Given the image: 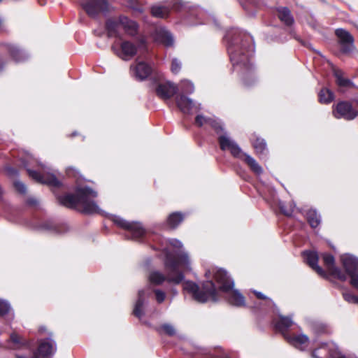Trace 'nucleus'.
<instances>
[{
  "mask_svg": "<svg viewBox=\"0 0 358 358\" xmlns=\"http://www.w3.org/2000/svg\"><path fill=\"white\" fill-rule=\"evenodd\" d=\"M224 40L234 71L241 75L245 85L250 86L255 81L252 63L255 52L252 37L238 29H231L227 32Z\"/></svg>",
  "mask_w": 358,
  "mask_h": 358,
  "instance_id": "obj_1",
  "label": "nucleus"
},
{
  "mask_svg": "<svg viewBox=\"0 0 358 358\" xmlns=\"http://www.w3.org/2000/svg\"><path fill=\"white\" fill-rule=\"evenodd\" d=\"M169 245L176 250L175 254L171 252L167 248H162L164 255V267L166 275L159 271L154 270L149 273L148 280L150 286H159L165 281L175 285L180 284L185 278L181 268L185 270L191 269V262L187 252L180 250L182 243L178 239H169L166 241Z\"/></svg>",
  "mask_w": 358,
  "mask_h": 358,
  "instance_id": "obj_2",
  "label": "nucleus"
},
{
  "mask_svg": "<svg viewBox=\"0 0 358 358\" xmlns=\"http://www.w3.org/2000/svg\"><path fill=\"white\" fill-rule=\"evenodd\" d=\"M97 193L88 187H78L76 194H67L58 196L57 199L62 205L81 210L85 214L101 213V209L93 201Z\"/></svg>",
  "mask_w": 358,
  "mask_h": 358,
  "instance_id": "obj_3",
  "label": "nucleus"
},
{
  "mask_svg": "<svg viewBox=\"0 0 358 358\" xmlns=\"http://www.w3.org/2000/svg\"><path fill=\"white\" fill-rule=\"evenodd\" d=\"M207 276L212 275L215 280L217 289L226 294L228 302L236 307L245 306V297L237 289H234V280L230 278L227 272L221 268H213L206 273Z\"/></svg>",
  "mask_w": 358,
  "mask_h": 358,
  "instance_id": "obj_4",
  "label": "nucleus"
},
{
  "mask_svg": "<svg viewBox=\"0 0 358 358\" xmlns=\"http://www.w3.org/2000/svg\"><path fill=\"white\" fill-rule=\"evenodd\" d=\"M183 289L199 303H205L210 299L213 301L217 299V288L212 280L205 282L203 284L202 289L195 282L187 280L183 283Z\"/></svg>",
  "mask_w": 358,
  "mask_h": 358,
  "instance_id": "obj_5",
  "label": "nucleus"
},
{
  "mask_svg": "<svg viewBox=\"0 0 358 358\" xmlns=\"http://www.w3.org/2000/svg\"><path fill=\"white\" fill-rule=\"evenodd\" d=\"M178 87V90L180 93L176 96V103L181 112L185 114H189L193 108L200 109L196 107L194 101L186 96L185 94H192L194 91V86L193 83L189 80H185L180 82Z\"/></svg>",
  "mask_w": 358,
  "mask_h": 358,
  "instance_id": "obj_6",
  "label": "nucleus"
},
{
  "mask_svg": "<svg viewBox=\"0 0 358 358\" xmlns=\"http://www.w3.org/2000/svg\"><path fill=\"white\" fill-rule=\"evenodd\" d=\"M111 220L117 226L127 231V236L129 238L139 241L145 234L144 228L139 222H128L117 215H111Z\"/></svg>",
  "mask_w": 358,
  "mask_h": 358,
  "instance_id": "obj_7",
  "label": "nucleus"
},
{
  "mask_svg": "<svg viewBox=\"0 0 358 358\" xmlns=\"http://www.w3.org/2000/svg\"><path fill=\"white\" fill-rule=\"evenodd\" d=\"M332 114L336 119L352 120L358 115V111L347 101H341L332 106Z\"/></svg>",
  "mask_w": 358,
  "mask_h": 358,
  "instance_id": "obj_8",
  "label": "nucleus"
},
{
  "mask_svg": "<svg viewBox=\"0 0 358 358\" xmlns=\"http://www.w3.org/2000/svg\"><path fill=\"white\" fill-rule=\"evenodd\" d=\"M80 6L91 17L95 18L101 13L109 11V5L106 0H80Z\"/></svg>",
  "mask_w": 358,
  "mask_h": 358,
  "instance_id": "obj_9",
  "label": "nucleus"
},
{
  "mask_svg": "<svg viewBox=\"0 0 358 358\" xmlns=\"http://www.w3.org/2000/svg\"><path fill=\"white\" fill-rule=\"evenodd\" d=\"M312 357L314 358H354L343 355L337 345L333 343H322L318 348L313 350Z\"/></svg>",
  "mask_w": 358,
  "mask_h": 358,
  "instance_id": "obj_10",
  "label": "nucleus"
},
{
  "mask_svg": "<svg viewBox=\"0 0 358 358\" xmlns=\"http://www.w3.org/2000/svg\"><path fill=\"white\" fill-rule=\"evenodd\" d=\"M178 91V87L171 81L160 80L155 84L156 95L164 101H169Z\"/></svg>",
  "mask_w": 358,
  "mask_h": 358,
  "instance_id": "obj_11",
  "label": "nucleus"
},
{
  "mask_svg": "<svg viewBox=\"0 0 358 358\" xmlns=\"http://www.w3.org/2000/svg\"><path fill=\"white\" fill-rule=\"evenodd\" d=\"M220 131L218 142L222 150H229L236 158L241 159L243 152L239 145L229 136L227 132Z\"/></svg>",
  "mask_w": 358,
  "mask_h": 358,
  "instance_id": "obj_12",
  "label": "nucleus"
},
{
  "mask_svg": "<svg viewBox=\"0 0 358 358\" xmlns=\"http://www.w3.org/2000/svg\"><path fill=\"white\" fill-rule=\"evenodd\" d=\"M112 50L117 56L125 61L131 59L137 52L136 46L127 41L120 43V48L117 44H113Z\"/></svg>",
  "mask_w": 358,
  "mask_h": 358,
  "instance_id": "obj_13",
  "label": "nucleus"
},
{
  "mask_svg": "<svg viewBox=\"0 0 358 358\" xmlns=\"http://www.w3.org/2000/svg\"><path fill=\"white\" fill-rule=\"evenodd\" d=\"M43 166L44 171L43 173H39L36 171L31 170L27 169V172L29 176L31 177L35 180L43 183L46 184L52 187H59L61 183L59 180L56 178V176L53 173H50L49 172H45V169L46 167L44 165L41 164Z\"/></svg>",
  "mask_w": 358,
  "mask_h": 358,
  "instance_id": "obj_14",
  "label": "nucleus"
},
{
  "mask_svg": "<svg viewBox=\"0 0 358 358\" xmlns=\"http://www.w3.org/2000/svg\"><path fill=\"white\" fill-rule=\"evenodd\" d=\"M335 34L338 38L343 52L350 53L355 50V39L349 31L343 29H337Z\"/></svg>",
  "mask_w": 358,
  "mask_h": 358,
  "instance_id": "obj_15",
  "label": "nucleus"
},
{
  "mask_svg": "<svg viewBox=\"0 0 358 358\" xmlns=\"http://www.w3.org/2000/svg\"><path fill=\"white\" fill-rule=\"evenodd\" d=\"M130 71L135 79L142 81L145 80L152 72V68L144 62L136 60L131 65Z\"/></svg>",
  "mask_w": 358,
  "mask_h": 358,
  "instance_id": "obj_16",
  "label": "nucleus"
},
{
  "mask_svg": "<svg viewBox=\"0 0 358 358\" xmlns=\"http://www.w3.org/2000/svg\"><path fill=\"white\" fill-rule=\"evenodd\" d=\"M57 351V346L55 341L50 338L41 339L38 342L37 350L34 352L37 354L38 358L48 357L52 356Z\"/></svg>",
  "mask_w": 358,
  "mask_h": 358,
  "instance_id": "obj_17",
  "label": "nucleus"
},
{
  "mask_svg": "<svg viewBox=\"0 0 358 358\" xmlns=\"http://www.w3.org/2000/svg\"><path fill=\"white\" fill-rule=\"evenodd\" d=\"M323 261L328 272L333 277L345 282L347 280V275L339 268L334 264V257L330 254L323 255Z\"/></svg>",
  "mask_w": 358,
  "mask_h": 358,
  "instance_id": "obj_18",
  "label": "nucleus"
},
{
  "mask_svg": "<svg viewBox=\"0 0 358 358\" xmlns=\"http://www.w3.org/2000/svg\"><path fill=\"white\" fill-rule=\"evenodd\" d=\"M341 260L347 276L352 278L358 275V259L356 257L350 255H343L341 256Z\"/></svg>",
  "mask_w": 358,
  "mask_h": 358,
  "instance_id": "obj_19",
  "label": "nucleus"
},
{
  "mask_svg": "<svg viewBox=\"0 0 358 358\" xmlns=\"http://www.w3.org/2000/svg\"><path fill=\"white\" fill-rule=\"evenodd\" d=\"M106 29L108 37L121 38L123 35L121 16L107 20Z\"/></svg>",
  "mask_w": 358,
  "mask_h": 358,
  "instance_id": "obj_20",
  "label": "nucleus"
},
{
  "mask_svg": "<svg viewBox=\"0 0 358 358\" xmlns=\"http://www.w3.org/2000/svg\"><path fill=\"white\" fill-rule=\"evenodd\" d=\"M31 343L29 341L25 340L18 334L13 333L10 336L8 340L3 347L11 350H20L25 348H29Z\"/></svg>",
  "mask_w": 358,
  "mask_h": 358,
  "instance_id": "obj_21",
  "label": "nucleus"
},
{
  "mask_svg": "<svg viewBox=\"0 0 358 358\" xmlns=\"http://www.w3.org/2000/svg\"><path fill=\"white\" fill-rule=\"evenodd\" d=\"M285 337L289 344L300 350H305L309 344L308 337L303 334L285 335Z\"/></svg>",
  "mask_w": 358,
  "mask_h": 358,
  "instance_id": "obj_22",
  "label": "nucleus"
},
{
  "mask_svg": "<svg viewBox=\"0 0 358 358\" xmlns=\"http://www.w3.org/2000/svg\"><path fill=\"white\" fill-rule=\"evenodd\" d=\"M305 262L320 275L325 276V272L318 266V255L316 252L305 251L303 252Z\"/></svg>",
  "mask_w": 358,
  "mask_h": 358,
  "instance_id": "obj_23",
  "label": "nucleus"
},
{
  "mask_svg": "<svg viewBox=\"0 0 358 358\" xmlns=\"http://www.w3.org/2000/svg\"><path fill=\"white\" fill-rule=\"evenodd\" d=\"M195 123L199 127L210 126L211 127L217 134L222 131L223 129L222 125L220 121L210 117H206L202 115H198L195 119Z\"/></svg>",
  "mask_w": 358,
  "mask_h": 358,
  "instance_id": "obj_24",
  "label": "nucleus"
},
{
  "mask_svg": "<svg viewBox=\"0 0 358 358\" xmlns=\"http://www.w3.org/2000/svg\"><path fill=\"white\" fill-rule=\"evenodd\" d=\"M6 50L9 52L12 59L17 63L24 62L29 57V55L25 51L20 49L15 45H6Z\"/></svg>",
  "mask_w": 358,
  "mask_h": 358,
  "instance_id": "obj_25",
  "label": "nucleus"
},
{
  "mask_svg": "<svg viewBox=\"0 0 358 358\" xmlns=\"http://www.w3.org/2000/svg\"><path fill=\"white\" fill-rule=\"evenodd\" d=\"M148 295L147 292L144 289L139 290L138 294V299L135 303L133 310L134 315L139 320H141L144 315V304L145 303V298Z\"/></svg>",
  "mask_w": 358,
  "mask_h": 358,
  "instance_id": "obj_26",
  "label": "nucleus"
},
{
  "mask_svg": "<svg viewBox=\"0 0 358 358\" xmlns=\"http://www.w3.org/2000/svg\"><path fill=\"white\" fill-rule=\"evenodd\" d=\"M333 75L336 78V85L341 88L357 87L352 80L344 77V72L336 67H333Z\"/></svg>",
  "mask_w": 358,
  "mask_h": 358,
  "instance_id": "obj_27",
  "label": "nucleus"
},
{
  "mask_svg": "<svg viewBox=\"0 0 358 358\" xmlns=\"http://www.w3.org/2000/svg\"><path fill=\"white\" fill-rule=\"evenodd\" d=\"M123 34L134 36L137 33L138 24L135 21L129 19L124 15H121Z\"/></svg>",
  "mask_w": 358,
  "mask_h": 358,
  "instance_id": "obj_28",
  "label": "nucleus"
},
{
  "mask_svg": "<svg viewBox=\"0 0 358 358\" xmlns=\"http://www.w3.org/2000/svg\"><path fill=\"white\" fill-rule=\"evenodd\" d=\"M276 329L285 334V331L294 324L293 321L289 317L279 316L278 321L274 322Z\"/></svg>",
  "mask_w": 358,
  "mask_h": 358,
  "instance_id": "obj_29",
  "label": "nucleus"
},
{
  "mask_svg": "<svg viewBox=\"0 0 358 358\" xmlns=\"http://www.w3.org/2000/svg\"><path fill=\"white\" fill-rule=\"evenodd\" d=\"M251 141L257 154L260 157L266 156L268 150L265 141L263 138L257 137L255 138H252Z\"/></svg>",
  "mask_w": 358,
  "mask_h": 358,
  "instance_id": "obj_30",
  "label": "nucleus"
},
{
  "mask_svg": "<svg viewBox=\"0 0 358 358\" xmlns=\"http://www.w3.org/2000/svg\"><path fill=\"white\" fill-rule=\"evenodd\" d=\"M242 158L244 159V161L255 174L259 176L263 173V169L262 166L250 155L246 153H243Z\"/></svg>",
  "mask_w": 358,
  "mask_h": 358,
  "instance_id": "obj_31",
  "label": "nucleus"
},
{
  "mask_svg": "<svg viewBox=\"0 0 358 358\" xmlns=\"http://www.w3.org/2000/svg\"><path fill=\"white\" fill-rule=\"evenodd\" d=\"M278 16L280 21L287 26H290L294 23V20L289 10L285 7L278 9Z\"/></svg>",
  "mask_w": 358,
  "mask_h": 358,
  "instance_id": "obj_32",
  "label": "nucleus"
},
{
  "mask_svg": "<svg viewBox=\"0 0 358 358\" xmlns=\"http://www.w3.org/2000/svg\"><path fill=\"white\" fill-rule=\"evenodd\" d=\"M318 96L319 101L323 104H329L335 99L334 92L327 87H324L320 91Z\"/></svg>",
  "mask_w": 358,
  "mask_h": 358,
  "instance_id": "obj_33",
  "label": "nucleus"
},
{
  "mask_svg": "<svg viewBox=\"0 0 358 358\" xmlns=\"http://www.w3.org/2000/svg\"><path fill=\"white\" fill-rule=\"evenodd\" d=\"M307 220L313 228H315L320 225L321 222V217L315 210L310 209L306 213Z\"/></svg>",
  "mask_w": 358,
  "mask_h": 358,
  "instance_id": "obj_34",
  "label": "nucleus"
},
{
  "mask_svg": "<svg viewBox=\"0 0 358 358\" xmlns=\"http://www.w3.org/2000/svg\"><path fill=\"white\" fill-rule=\"evenodd\" d=\"M169 10L165 6H152L151 8V13L152 16L158 18L166 17L169 15Z\"/></svg>",
  "mask_w": 358,
  "mask_h": 358,
  "instance_id": "obj_35",
  "label": "nucleus"
},
{
  "mask_svg": "<svg viewBox=\"0 0 358 358\" xmlns=\"http://www.w3.org/2000/svg\"><path fill=\"white\" fill-rule=\"evenodd\" d=\"M184 219L183 215L180 213H173L168 217V224L171 228L176 227Z\"/></svg>",
  "mask_w": 358,
  "mask_h": 358,
  "instance_id": "obj_36",
  "label": "nucleus"
},
{
  "mask_svg": "<svg viewBox=\"0 0 358 358\" xmlns=\"http://www.w3.org/2000/svg\"><path fill=\"white\" fill-rule=\"evenodd\" d=\"M159 36L162 43L166 46H171L173 44V38L169 31L162 29L159 31Z\"/></svg>",
  "mask_w": 358,
  "mask_h": 358,
  "instance_id": "obj_37",
  "label": "nucleus"
},
{
  "mask_svg": "<svg viewBox=\"0 0 358 358\" xmlns=\"http://www.w3.org/2000/svg\"><path fill=\"white\" fill-rule=\"evenodd\" d=\"M160 329L162 330L165 334L170 336H173L176 334V331L174 327L170 324H164L160 327Z\"/></svg>",
  "mask_w": 358,
  "mask_h": 358,
  "instance_id": "obj_38",
  "label": "nucleus"
},
{
  "mask_svg": "<svg viewBox=\"0 0 358 358\" xmlns=\"http://www.w3.org/2000/svg\"><path fill=\"white\" fill-rule=\"evenodd\" d=\"M153 292L155 294V300L157 303H161L164 301L166 299V293L159 289H154Z\"/></svg>",
  "mask_w": 358,
  "mask_h": 358,
  "instance_id": "obj_39",
  "label": "nucleus"
},
{
  "mask_svg": "<svg viewBox=\"0 0 358 358\" xmlns=\"http://www.w3.org/2000/svg\"><path fill=\"white\" fill-rule=\"evenodd\" d=\"M343 296L344 299L349 303H358V296H356L355 295L352 294L350 292H343Z\"/></svg>",
  "mask_w": 358,
  "mask_h": 358,
  "instance_id": "obj_40",
  "label": "nucleus"
},
{
  "mask_svg": "<svg viewBox=\"0 0 358 358\" xmlns=\"http://www.w3.org/2000/svg\"><path fill=\"white\" fill-rule=\"evenodd\" d=\"M10 309V304L7 301L0 299V315H6Z\"/></svg>",
  "mask_w": 358,
  "mask_h": 358,
  "instance_id": "obj_41",
  "label": "nucleus"
},
{
  "mask_svg": "<svg viewBox=\"0 0 358 358\" xmlns=\"http://www.w3.org/2000/svg\"><path fill=\"white\" fill-rule=\"evenodd\" d=\"M181 69V62L178 61L177 59H173L171 62V71L176 74L178 73Z\"/></svg>",
  "mask_w": 358,
  "mask_h": 358,
  "instance_id": "obj_42",
  "label": "nucleus"
},
{
  "mask_svg": "<svg viewBox=\"0 0 358 358\" xmlns=\"http://www.w3.org/2000/svg\"><path fill=\"white\" fill-rule=\"evenodd\" d=\"M14 186H15V188L16 189V190L17 192H19L20 193H21V194L25 193L27 188H26L25 185L24 183H22V182L15 181L14 182Z\"/></svg>",
  "mask_w": 358,
  "mask_h": 358,
  "instance_id": "obj_43",
  "label": "nucleus"
},
{
  "mask_svg": "<svg viewBox=\"0 0 358 358\" xmlns=\"http://www.w3.org/2000/svg\"><path fill=\"white\" fill-rule=\"evenodd\" d=\"M254 294H255V296L259 299H265L267 301L268 303H272L271 300L266 297L264 294H262V292H257V291H254L253 292Z\"/></svg>",
  "mask_w": 358,
  "mask_h": 358,
  "instance_id": "obj_44",
  "label": "nucleus"
},
{
  "mask_svg": "<svg viewBox=\"0 0 358 358\" xmlns=\"http://www.w3.org/2000/svg\"><path fill=\"white\" fill-rule=\"evenodd\" d=\"M350 283L354 288L358 289V274L350 278Z\"/></svg>",
  "mask_w": 358,
  "mask_h": 358,
  "instance_id": "obj_45",
  "label": "nucleus"
},
{
  "mask_svg": "<svg viewBox=\"0 0 358 358\" xmlns=\"http://www.w3.org/2000/svg\"><path fill=\"white\" fill-rule=\"evenodd\" d=\"M280 209L281 212L285 214V215L290 216L292 213V209L287 210L285 208V206L282 203H280L279 205Z\"/></svg>",
  "mask_w": 358,
  "mask_h": 358,
  "instance_id": "obj_46",
  "label": "nucleus"
},
{
  "mask_svg": "<svg viewBox=\"0 0 358 358\" xmlns=\"http://www.w3.org/2000/svg\"><path fill=\"white\" fill-rule=\"evenodd\" d=\"M192 15H195L196 17H203L206 15L204 11L201 10H193L191 13Z\"/></svg>",
  "mask_w": 358,
  "mask_h": 358,
  "instance_id": "obj_47",
  "label": "nucleus"
},
{
  "mask_svg": "<svg viewBox=\"0 0 358 358\" xmlns=\"http://www.w3.org/2000/svg\"><path fill=\"white\" fill-rule=\"evenodd\" d=\"M210 21H213L215 22V24L217 25V23L215 22V20L213 17H211V16H207L206 19L205 20L204 22H194V23H191L192 25H194V24H203V23H209Z\"/></svg>",
  "mask_w": 358,
  "mask_h": 358,
  "instance_id": "obj_48",
  "label": "nucleus"
},
{
  "mask_svg": "<svg viewBox=\"0 0 358 358\" xmlns=\"http://www.w3.org/2000/svg\"><path fill=\"white\" fill-rule=\"evenodd\" d=\"M31 160H32V157L29 154H27L25 159H22V164L26 167L29 164H31Z\"/></svg>",
  "mask_w": 358,
  "mask_h": 358,
  "instance_id": "obj_49",
  "label": "nucleus"
},
{
  "mask_svg": "<svg viewBox=\"0 0 358 358\" xmlns=\"http://www.w3.org/2000/svg\"><path fill=\"white\" fill-rule=\"evenodd\" d=\"M181 6V2L180 0H173L172 7L173 9L178 10Z\"/></svg>",
  "mask_w": 358,
  "mask_h": 358,
  "instance_id": "obj_50",
  "label": "nucleus"
},
{
  "mask_svg": "<svg viewBox=\"0 0 358 358\" xmlns=\"http://www.w3.org/2000/svg\"><path fill=\"white\" fill-rule=\"evenodd\" d=\"M76 173H77L76 171L74 170L73 168H68L66 169V174L69 176H76Z\"/></svg>",
  "mask_w": 358,
  "mask_h": 358,
  "instance_id": "obj_51",
  "label": "nucleus"
},
{
  "mask_svg": "<svg viewBox=\"0 0 358 358\" xmlns=\"http://www.w3.org/2000/svg\"><path fill=\"white\" fill-rule=\"evenodd\" d=\"M133 10L136 12V13H141L143 12V9L141 8H138V7H133L132 8Z\"/></svg>",
  "mask_w": 358,
  "mask_h": 358,
  "instance_id": "obj_52",
  "label": "nucleus"
},
{
  "mask_svg": "<svg viewBox=\"0 0 358 358\" xmlns=\"http://www.w3.org/2000/svg\"><path fill=\"white\" fill-rule=\"evenodd\" d=\"M3 20L1 19V17H0V30H3Z\"/></svg>",
  "mask_w": 358,
  "mask_h": 358,
  "instance_id": "obj_53",
  "label": "nucleus"
},
{
  "mask_svg": "<svg viewBox=\"0 0 358 358\" xmlns=\"http://www.w3.org/2000/svg\"><path fill=\"white\" fill-rule=\"evenodd\" d=\"M10 172L13 173V174H16L17 173V171L14 169H10Z\"/></svg>",
  "mask_w": 358,
  "mask_h": 358,
  "instance_id": "obj_54",
  "label": "nucleus"
},
{
  "mask_svg": "<svg viewBox=\"0 0 358 358\" xmlns=\"http://www.w3.org/2000/svg\"><path fill=\"white\" fill-rule=\"evenodd\" d=\"M44 330H45V328H43V327H41V328L39 329V331H40L41 332L43 331Z\"/></svg>",
  "mask_w": 358,
  "mask_h": 358,
  "instance_id": "obj_55",
  "label": "nucleus"
},
{
  "mask_svg": "<svg viewBox=\"0 0 358 358\" xmlns=\"http://www.w3.org/2000/svg\"><path fill=\"white\" fill-rule=\"evenodd\" d=\"M44 227L45 229H50V227H48L46 224H45V225H44V227Z\"/></svg>",
  "mask_w": 358,
  "mask_h": 358,
  "instance_id": "obj_56",
  "label": "nucleus"
},
{
  "mask_svg": "<svg viewBox=\"0 0 358 358\" xmlns=\"http://www.w3.org/2000/svg\"><path fill=\"white\" fill-rule=\"evenodd\" d=\"M348 357H352L354 358H357L355 355H348Z\"/></svg>",
  "mask_w": 358,
  "mask_h": 358,
  "instance_id": "obj_57",
  "label": "nucleus"
},
{
  "mask_svg": "<svg viewBox=\"0 0 358 358\" xmlns=\"http://www.w3.org/2000/svg\"><path fill=\"white\" fill-rule=\"evenodd\" d=\"M173 293H174V294H177V292L176 290H173Z\"/></svg>",
  "mask_w": 358,
  "mask_h": 358,
  "instance_id": "obj_58",
  "label": "nucleus"
},
{
  "mask_svg": "<svg viewBox=\"0 0 358 358\" xmlns=\"http://www.w3.org/2000/svg\"><path fill=\"white\" fill-rule=\"evenodd\" d=\"M356 102H357V104L358 105V99L356 101Z\"/></svg>",
  "mask_w": 358,
  "mask_h": 358,
  "instance_id": "obj_59",
  "label": "nucleus"
},
{
  "mask_svg": "<svg viewBox=\"0 0 358 358\" xmlns=\"http://www.w3.org/2000/svg\"><path fill=\"white\" fill-rule=\"evenodd\" d=\"M2 0H0V2Z\"/></svg>",
  "mask_w": 358,
  "mask_h": 358,
  "instance_id": "obj_60",
  "label": "nucleus"
}]
</instances>
